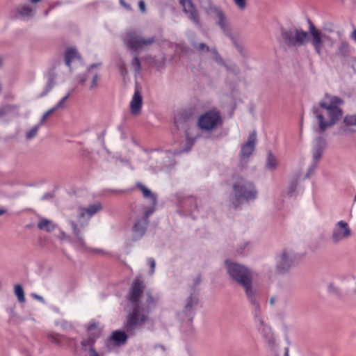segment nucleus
<instances>
[{
    "instance_id": "f03ea898",
    "label": "nucleus",
    "mask_w": 356,
    "mask_h": 356,
    "mask_svg": "<svg viewBox=\"0 0 356 356\" xmlns=\"http://www.w3.org/2000/svg\"><path fill=\"white\" fill-rule=\"evenodd\" d=\"M343 103L341 98L326 93L319 102L318 106H313L312 112L318 120V132L323 133L337 123L343 115L342 109L338 106Z\"/></svg>"
},
{
    "instance_id": "412c9836",
    "label": "nucleus",
    "mask_w": 356,
    "mask_h": 356,
    "mask_svg": "<svg viewBox=\"0 0 356 356\" xmlns=\"http://www.w3.org/2000/svg\"><path fill=\"white\" fill-rule=\"evenodd\" d=\"M192 116V112L189 110H185L175 116V124L177 129L186 130L188 125V121Z\"/></svg>"
},
{
    "instance_id": "603ef678",
    "label": "nucleus",
    "mask_w": 356,
    "mask_h": 356,
    "mask_svg": "<svg viewBox=\"0 0 356 356\" xmlns=\"http://www.w3.org/2000/svg\"><path fill=\"white\" fill-rule=\"evenodd\" d=\"M54 111H56L55 108H54L53 107L51 108H50L49 110H48L47 112H45L40 121L39 122V124L40 125H42L44 124V122L46 121V120L47 119V118L51 115Z\"/></svg>"
},
{
    "instance_id": "49530a36",
    "label": "nucleus",
    "mask_w": 356,
    "mask_h": 356,
    "mask_svg": "<svg viewBox=\"0 0 356 356\" xmlns=\"http://www.w3.org/2000/svg\"><path fill=\"white\" fill-rule=\"evenodd\" d=\"M131 65L136 73H139L141 70L140 61L136 54L134 55V58L131 61Z\"/></svg>"
},
{
    "instance_id": "9d476101",
    "label": "nucleus",
    "mask_w": 356,
    "mask_h": 356,
    "mask_svg": "<svg viewBox=\"0 0 356 356\" xmlns=\"http://www.w3.org/2000/svg\"><path fill=\"white\" fill-rule=\"evenodd\" d=\"M193 291L191 295L186 299L184 308L179 314L181 320H188L189 322H192L195 316V309L199 302L198 296L195 293V287H193Z\"/></svg>"
},
{
    "instance_id": "4d7b16f0",
    "label": "nucleus",
    "mask_w": 356,
    "mask_h": 356,
    "mask_svg": "<svg viewBox=\"0 0 356 356\" xmlns=\"http://www.w3.org/2000/svg\"><path fill=\"white\" fill-rule=\"evenodd\" d=\"M228 37H229L231 39H232V43L234 44V46L236 47V49L241 53L242 54L243 52V47L241 45L238 44L237 43V42L236 41V40L231 35V33H229V35H227Z\"/></svg>"
},
{
    "instance_id": "f704fd0d",
    "label": "nucleus",
    "mask_w": 356,
    "mask_h": 356,
    "mask_svg": "<svg viewBox=\"0 0 356 356\" xmlns=\"http://www.w3.org/2000/svg\"><path fill=\"white\" fill-rule=\"evenodd\" d=\"M327 293L331 296H334L338 298L342 296L340 289L336 286L333 282H330L327 286Z\"/></svg>"
},
{
    "instance_id": "a18cd8bd",
    "label": "nucleus",
    "mask_w": 356,
    "mask_h": 356,
    "mask_svg": "<svg viewBox=\"0 0 356 356\" xmlns=\"http://www.w3.org/2000/svg\"><path fill=\"white\" fill-rule=\"evenodd\" d=\"M155 207H156V205H152V204H151V207H144V209H143L144 216L143 217H141L140 218L145 219L146 220H149L148 218L154 212Z\"/></svg>"
},
{
    "instance_id": "5fc2aeb1",
    "label": "nucleus",
    "mask_w": 356,
    "mask_h": 356,
    "mask_svg": "<svg viewBox=\"0 0 356 356\" xmlns=\"http://www.w3.org/2000/svg\"><path fill=\"white\" fill-rule=\"evenodd\" d=\"M147 263L150 266L149 274L153 275L155 271V267H156V262H155L154 259H153L152 257L148 258Z\"/></svg>"
},
{
    "instance_id": "13d9d810",
    "label": "nucleus",
    "mask_w": 356,
    "mask_h": 356,
    "mask_svg": "<svg viewBox=\"0 0 356 356\" xmlns=\"http://www.w3.org/2000/svg\"><path fill=\"white\" fill-rule=\"evenodd\" d=\"M105 191L109 192L114 194H122L126 192L125 190L122 189H106Z\"/></svg>"
},
{
    "instance_id": "ea45409f",
    "label": "nucleus",
    "mask_w": 356,
    "mask_h": 356,
    "mask_svg": "<svg viewBox=\"0 0 356 356\" xmlns=\"http://www.w3.org/2000/svg\"><path fill=\"white\" fill-rule=\"evenodd\" d=\"M41 126L42 125H40L38 123L36 125H35L34 127H33L28 132H26V139L28 140H30L33 139V138H35L37 136L38 130Z\"/></svg>"
},
{
    "instance_id": "5701e85b",
    "label": "nucleus",
    "mask_w": 356,
    "mask_h": 356,
    "mask_svg": "<svg viewBox=\"0 0 356 356\" xmlns=\"http://www.w3.org/2000/svg\"><path fill=\"white\" fill-rule=\"evenodd\" d=\"M56 77L57 74L54 72L53 69L45 74L47 83L43 91L39 95L40 97H45L52 90L56 85Z\"/></svg>"
},
{
    "instance_id": "dca6fc26",
    "label": "nucleus",
    "mask_w": 356,
    "mask_h": 356,
    "mask_svg": "<svg viewBox=\"0 0 356 356\" xmlns=\"http://www.w3.org/2000/svg\"><path fill=\"white\" fill-rule=\"evenodd\" d=\"M241 287L245 291L248 300L253 307V310L261 309L259 293L256 289L253 288L252 281Z\"/></svg>"
},
{
    "instance_id": "e2e57ef3",
    "label": "nucleus",
    "mask_w": 356,
    "mask_h": 356,
    "mask_svg": "<svg viewBox=\"0 0 356 356\" xmlns=\"http://www.w3.org/2000/svg\"><path fill=\"white\" fill-rule=\"evenodd\" d=\"M55 8V6L54 5H51L50 6L49 8L46 10L44 12V16H47L50 12L51 10L54 9Z\"/></svg>"
},
{
    "instance_id": "864d4df0",
    "label": "nucleus",
    "mask_w": 356,
    "mask_h": 356,
    "mask_svg": "<svg viewBox=\"0 0 356 356\" xmlns=\"http://www.w3.org/2000/svg\"><path fill=\"white\" fill-rule=\"evenodd\" d=\"M227 70L229 71V72H231L232 73H234V74H238L240 72L238 67L235 65V64H232V65H224Z\"/></svg>"
},
{
    "instance_id": "bf43d9fd",
    "label": "nucleus",
    "mask_w": 356,
    "mask_h": 356,
    "mask_svg": "<svg viewBox=\"0 0 356 356\" xmlns=\"http://www.w3.org/2000/svg\"><path fill=\"white\" fill-rule=\"evenodd\" d=\"M64 104L65 102L60 99L53 108H55L56 111L59 108H63L65 106Z\"/></svg>"
},
{
    "instance_id": "a19ab883",
    "label": "nucleus",
    "mask_w": 356,
    "mask_h": 356,
    "mask_svg": "<svg viewBox=\"0 0 356 356\" xmlns=\"http://www.w3.org/2000/svg\"><path fill=\"white\" fill-rule=\"evenodd\" d=\"M15 293L17 297L19 302H25V296H24V290L20 284L15 285Z\"/></svg>"
},
{
    "instance_id": "09e8293b",
    "label": "nucleus",
    "mask_w": 356,
    "mask_h": 356,
    "mask_svg": "<svg viewBox=\"0 0 356 356\" xmlns=\"http://www.w3.org/2000/svg\"><path fill=\"white\" fill-rule=\"evenodd\" d=\"M343 122L347 126H356V115H348L345 116Z\"/></svg>"
},
{
    "instance_id": "2eb2a0df",
    "label": "nucleus",
    "mask_w": 356,
    "mask_h": 356,
    "mask_svg": "<svg viewBox=\"0 0 356 356\" xmlns=\"http://www.w3.org/2000/svg\"><path fill=\"white\" fill-rule=\"evenodd\" d=\"M179 3L182 6L183 10L188 15V19L197 28H202L199 12L192 0H179Z\"/></svg>"
},
{
    "instance_id": "393cba45",
    "label": "nucleus",
    "mask_w": 356,
    "mask_h": 356,
    "mask_svg": "<svg viewBox=\"0 0 356 356\" xmlns=\"http://www.w3.org/2000/svg\"><path fill=\"white\" fill-rule=\"evenodd\" d=\"M216 24L226 35H229V29L228 22L222 9L220 10L216 15Z\"/></svg>"
},
{
    "instance_id": "3c124183",
    "label": "nucleus",
    "mask_w": 356,
    "mask_h": 356,
    "mask_svg": "<svg viewBox=\"0 0 356 356\" xmlns=\"http://www.w3.org/2000/svg\"><path fill=\"white\" fill-rule=\"evenodd\" d=\"M65 57L70 58L72 60L78 56V52L76 49L69 48L65 51Z\"/></svg>"
},
{
    "instance_id": "338daca9",
    "label": "nucleus",
    "mask_w": 356,
    "mask_h": 356,
    "mask_svg": "<svg viewBox=\"0 0 356 356\" xmlns=\"http://www.w3.org/2000/svg\"><path fill=\"white\" fill-rule=\"evenodd\" d=\"M351 38L356 42V29H355L351 34Z\"/></svg>"
},
{
    "instance_id": "680f3d73",
    "label": "nucleus",
    "mask_w": 356,
    "mask_h": 356,
    "mask_svg": "<svg viewBox=\"0 0 356 356\" xmlns=\"http://www.w3.org/2000/svg\"><path fill=\"white\" fill-rule=\"evenodd\" d=\"M139 8L140 10L144 13L145 11V3L143 1H139Z\"/></svg>"
},
{
    "instance_id": "f257e3e1",
    "label": "nucleus",
    "mask_w": 356,
    "mask_h": 356,
    "mask_svg": "<svg viewBox=\"0 0 356 356\" xmlns=\"http://www.w3.org/2000/svg\"><path fill=\"white\" fill-rule=\"evenodd\" d=\"M145 285L140 277H136L127 294V299L131 305V311L127 316L124 329L129 335H134L139 327L147 321V310L140 306L139 298L143 292Z\"/></svg>"
},
{
    "instance_id": "39448f33",
    "label": "nucleus",
    "mask_w": 356,
    "mask_h": 356,
    "mask_svg": "<svg viewBox=\"0 0 356 356\" xmlns=\"http://www.w3.org/2000/svg\"><path fill=\"white\" fill-rule=\"evenodd\" d=\"M227 274L232 280L243 286L252 281V272L247 266L227 259L225 261Z\"/></svg>"
},
{
    "instance_id": "72a5a7b5",
    "label": "nucleus",
    "mask_w": 356,
    "mask_h": 356,
    "mask_svg": "<svg viewBox=\"0 0 356 356\" xmlns=\"http://www.w3.org/2000/svg\"><path fill=\"white\" fill-rule=\"evenodd\" d=\"M95 342V341L93 338L89 337L87 339L83 340L81 342V346L84 351H88L90 353L92 350H95L94 348Z\"/></svg>"
},
{
    "instance_id": "69168bd1",
    "label": "nucleus",
    "mask_w": 356,
    "mask_h": 356,
    "mask_svg": "<svg viewBox=\"0 0 356 356\" xmlns=\"http://www.w3.org/2000/svg\"><path fill=\"white\" fill-rule=\"evenodd\" d=\"M89 356H99V355L95 350H92V351L89 353Z\"/></svg>"
},
{
    "instance_id": "0e129e2a",
    "label": "nucleus",
    "mask_w": 356,
    "mask_h": 356,
    "mask_svg": "<svg viewBox=\"0 0 356 356\" xmlns=\"http://www.w3.org/2000/svg\"><path fill=\"white\" fill-rule=\"evenodd\" d=\"M65 61L67 66L70 67L72 59L65 56Z\"/></svg>"
},
{
    "instance_id": "1a4fd4ad",
    "label": "nucleus",
    "mask_w": 356,
    "mask_h": 356,
    "mask_svg": "<svg viewBox=\"0 0 356 356\" xmlns=\"http://www.w3.org/2000/svg\"><path fill=\"white\" fill-rule=\"evenodd\" d=\"M326 142L325 140L321 137L318 136L315 138L314 140V144L312 147V163L308 168L307 172L305 175V178L309 177L315 171L318 163L321 160L323 152L325 149Z\"/></svg>"
},
{
    "instance_id": "e433bc0d",
    "label": "nucleus",
    "mask_w": 356,
    "mask_h": 356,
    "mask_svg": "<svg viewBox=\"0 0 356 356\" xmlns=\"http://www.w3.org/2000/svg\"><path fill=\"white\" fill-rule=\"evenodd\" d=\"M90 76H91V80L90 83L89 89L90 90H95L99 86L98 81L100 79V76L98 72H95V74H90Z\"/></svg>"
},
{
    "instance_id": "c85d7f7f",
    "label": "nucleus",
    "mask_w": 356,
    "mask_h": 356,
    "mask_svg": "<svg viewBox=\"0 0 356 356\" xmlns=\"http://www.w3.org/2000/svg\"><path fill=\"white\" fill-rule=\"evenodd\" d=\"M127 332L124 329V331L116 330L112 333L111 339L115 342V343L118 346H120L124 344L127 340L128 335L126 334Z\"/></svg>"
},
{
    "instance_id": "aec40b11",
    "label": "nucleus",
    "mask_w": 356,
    "mask_h": 356,
    "mask_svg": "<svg viewBox=\"0 0 356 356\" xmlns=\"http://www.w3.org/2000/svg\"><path fill=\"white\" fill-rule=\"evenodd\" d=\"M257 134L255 131L250 134L247 142L241 147V156L248 158L254 152Z\"/></svg>"
},
{
    "instance_id": "cd10ccee",
    "label": "nucleus",
    "mask_w": 356,
    "mask_h": 356,
    "mask_svg": "<svg viewBox=\"0 0 356 356\" xmlns=\"http://www.w3.org/2000/svg\"><path fill=\"white\" fill-rule=\"evenodd\" d=\"M136 187L141 191L144 198L149 199L150 200L151 204L156 205L157 197L156 194L153 193L149 188H147L141 183H137Z\"/></svg>"
},
{
    "instance_id": "37998d69",
    "label": "nucleus",
    "mask_w": 356,
    "mask_h": 356,
    "mask_svg": "<svg viewBox=\"0 0 356 356\" xmlns=\"http://www.w3.org/2000/svg\"><path fill=\"white\" fill-rule=\"evenodd\" d=\"M250 243L248 241H245L241 243V244L239 245L238 248L237 249V252L240 254H245L250 251Z\"/></svg>"
},
{
    "instance_id": "4468645a",
    "label": "nucleus",
    "mask_w": 356,
    "mask_h": 356,
    "mask_svg": "<svg viewBox=\"0 0 356 356\" xmlns=\"http://www.w3.org/2000/svg\"><path fill=\"white\" fill-rule=\"evenodd\" d=\"M294 264V256L289 252H283L276 261V272L279 274H285L289 271Z\"/></svg>"
},
{
    "instance_id": "a211bd4d",
    "label": "nucleus",
    "mask_w": 356,
    "mask_h": 356,
    "mask_svg": "<svg viewBox=\"0 0 356 356\" xmlns=\"http://www.w3.org/2000/svg\"><path fill=\"white\" fill-rule=\"evenodd\" d=\"M102 209V205L99 203L94 204L90 205L87 208H79L78 210V220L82 227H84L85 225L81 222V219L83 218L86 215L88 216L87 221L90 218H91L93 215L97 213Z\"/></svg>"
},
{
    "instance_id": "774afa93",
    "label": "nucleus",
    "mask_w": 356,
    "mask_h": 356,
    "mask_svg": "<svg viewBox=\"0 0 356 356\" xmlns=\"http://www.w3.org/2000/svg\"><path fill=\"white\" fill-rule=\"evenodd\" d=\"M71 95V92H69L65 96H64L61 99L65 102L69 99Z\"/></svg>"
},
{
    "instance_id": "b1692460",
    "label": "nucleus",
    "mask_w": 356,
    "mask_h": 356,
    "mask_svg": "<svg viewBox=\"0 0 356 356\" xmlns=\"http://www.w3.org/2000/svg\"><path fill=\"white\" fill-rule=\"evenodd\" d=\"M178 206L188 212H193L197 209V200L194 197H187L178 200Z\"/></svg>"
},
{
    "instance_id": "423d86ee",
    "label": "nucleus",
    "mask_w": 356,
    "mask_h": 356,
    "mask_svg": "<svg viewBox=\"0 0 356 356\" xmlns=\"http://www.w3.org/2000/svg\"><path fill=\"white\" fill-rule=\"evenodd\" d=\"M223 120L220 112L216 108L211 109L202 114L197 120L198 127L204 131H213L221 127Z\"/></svg>"
},
{
    "instance_id": "58836bf2",
    "label": "nucleus",
    "mask_w": 356,
    "mask_h": 356,
    "mask_svg": "<svg viewBox=\"0 0 356 356\" xmlns=\"http://www.w3.org/2000/svg\"><path fill=\"white\" fill-rule=\"evenodd\" d=\"M191 44L200 53L209 52L211 51L209 47L203 42L197 43L195 42H193Z\"/></svg>"
},
{
    "instance_id": "0eeeda50",
    "label": "nucleus",
    "mask_w": 356,
    "mask_h": 356,
    "mask_svg": "<svg viewBox=\"0 0 356 356\" xmlns=\"http://www.w3.org/2000/svg\"><path fill=\"white\" fill-rule=\"evenodd\" d=\"M122 40L129 49L136 52L141 49L144 45L153 44L155 42V37L143 38L136 31H130L124 35Z\"/></svg>"
},
{
    "instance_id": "c03bdc74",
    "label": "nucleus",
    "mask_w": 356,
    "mask_h": 356,
    "mask_svg": "<svg viewBox=\"0 0 356 356\" xmlns=\"http://www.w3.org/2000/svg\"><path fill=\"white\" fill-rule=\"evenodd\" d=\"M211 52L213 55V60L220 65H225V63L220 55V54L218 52L217 49L216 48L211 49Z\"/></svg>"
},
{
    "instance_id": "f8f14e48",
    "label": "nucleus",
    "mask_w": 356,
    "mask_h": 356,
    "mask_svg": "<svg viewBox=\"0 0 356 356\" xmlns=\"http://www.w3.org/2000/svg\"><path fill=\"white\" fill-rule=\"evenodd\" d=\"M186 146L182 149H177L174 152L172 151H166L163 153V167L168 168L169 167L173 166L175 164V162L173 159V157L176 155L180 154L183 152H189L194 145L195 141V138L189 137L188 134L186 133Z\"/></svg>"
},
{
    "instance_id": "6ab92c4d",
    "label": "nucleus",
    "mask_w": 356,
    "mask_h": 356,
    "mask_svg": "<svg viewBox=\"0 0 356 356\" xmlns=\"http://www.w3.org/2000/svg\"><path fill=\"white\" fill-rule=\"evenodd\" d=\"M253 315L254 318V322L256 323L257 327L259 332H262L263 334L266 337H269L271 334L270 327H268L264 322L262 316L261 309H254Z\"/></svg>"
},
{
    "instance_id": "4c0bfd02",
    "label": "nucleus",
    "mask_w": 356,
    "mask_h": 356,
    "mask_svg": "<svg viewBox=\"0 0 356 356\" xmlns=\"http://www.w3.org/2000/svg\"><path fill=\"white\" fill-rule=\"evenodd\" d=\"M208 6L205 8V12L209 15V14H216L222 8L219 6H216L212 0H208Z\"/></svg>"
},
{
    "instance_id": "7c9ffc66",
    "label": "nucleus",
    "mask_w": 356,
    "mask_h": 356,
    "mask_svg": "<svg viewBox=\"0 0 356 356\" xmlns=\"http://www.w3.org/2000/svg\"><path fill=\"white\" fill-rule=\"evenodd\" d=\"M278 166V160L276 156L270 152L268 151L266 160V167L269 170H275Z\"/></svg>"
},
{
    "instance_id": "6e6552de",
    "label": "nucleus",
    "mask_w": 356,
    "mask_h": 356,
    "mask_svg": "<svg viewBox=\"0 0 356 356\" xmlns=\"http://www.w3.org/2000/svg\"><path fill=\"white\" fill-rule=\"evenodd\" d=\"M309 23V33L311 36L310 42L312 46L314 47L316 54L318 56L322 55L323 47L325 40L330 39V36L323 33L320 29H318L311 20H308Z\"/></svg>"
},
{
    "instance_id": "bb28decb",
    "label": "nucleus",
    "mask_w": 356,
    "mask_h": 356,
    "mask_svg": "<svg viewBox=\"0 0 356 356\" xmlns=\"http://www.w3.org/2000/svg\"><path fill=\"white\" fill-rule=\"evenodd\" d=\"M101 65V63H92L87 67L86 71L84 73L79 74L76 76V79L79 83L83 86L87 81V76H89L90 74H95L96 72H94L93 69L100 67Z\"/></svg>"
},
{
    "instance_id": "c756f323",
    "label": "nucleus",
    "mask_w": 356,
    "mask_h": 356,
    "mask_svg": "<svg viewBox=\"0 0 356 356\" xmlns=\"http://www.w3.org/2000/svg\"><path fill=\"white\" fill-rule=\"evenodd\" d=\"M140 306L142 307H143L145 311L146 310L148 311L147 313V321L149 318L148 316H149V314L151 309L154 308L156 306V300H154V298L152 297V294L149 292L147 293V298H146L145 304L142 303L140 302Z\"/></svg>"
},
{
    "instance_id": "c9c22d12",
    "label": "nucleus",
    "mask_w": 356,
    "mask_h": 356,
    "mask_svg": "<svg viewBox=\"0 0 356 356\" xmlns=\"http://www.w3.org/2000/svg\"><path fill=\"white\" fill-rule=\"evenodd\" d=\"M18 109V106L13 104H6L0 107V118L8 115L12 111Z\"/></svg>"
},
{
    "instance_id": "8fccbe9b",
    "label": "nucleus",
    "mask_w": 356,
    "mask_h": 356,
    "mask_svg": "<svg viewBox=\"0 0 356 356\" xmlns=\"http://www.w3.org/2000/svg\"><path fill=\"white\" fill-rule=\"evenodd\" d=\"M234 4L240 10H244L247 8V0H232Z\"/></svg>"
},
{
    "instance_id": "2f4dec72",
    "label": "nucleus",
    "mask_w": 356,
    "mask_h": 356,
    "mask_svg": "<svg viewBox=\"0 0 356 356\" xmlns=\"http://www.w3.org/2000/svg\"><path fill=\"white\" fill-rule=\"evenodd\" d=\"M70 224L72 228L73 234L76 237V242L81 247H85L86 243L77 225L74 221H70Z\"/></svg>"
},
{
    "instance_id": "473e14b6",
    "label": "nucleus",
    "mask_w": 356,
    "mask_h": 356,
    "mask_svg": "<svg viewBox=\"0 0 356 356\" xmlns=\"http://www.w3.org/2000/svg\"><path fill=\"white\" fill-rule=\"evenodd\" d=\"M38 227L40 229H45L50 232L55 229L56 225L52 222L47 219H43L40 220L38 224Z\"/></svg>"
},
{
    "instance_id": "f3484780",
    "label": "nucleus",
    "mask_w": 356,
    "mask_h": 356,
    "mask_svg": "<svg viewBox=\"0 0 356 356\" xmlns=\"http://www.w3.org/2000/svg\"><path fill=\"white\" fill-rule=\"evenodd\" d=\"M148 224L149 220L140 218L136 220L132 229L134 241L140 240L145 235Z\"/></svg>"
},
{
    "instance_id": "7ed1b4c3",
    "label": "nucleus",
    "mask_w": 356,
    "mask_h": 356,
    "mask_svg": "<svg viewBox=\"0 0 356 356\" xmlns=\"http://www.w3.org/2000/svg\"><path fill=\"white\" fill-rule=\"evenodd\" d=\"M234 198L232 204L235 209L240 205L254 201L258 196V191L254 184L244 178H240L233 184Z\"/></svg>"
},
{
    "instance_id": "79ce46f5",
    "label": "nucleus",
    "mask_w": 356,
    "mask_h": 356,
    "mask_svg": "<svg viewBox=\"0 0 356 356\" xmlns=\"http://www.w3.org/2000/svg\"><path fill=\"white\" fill-rule=\"evenodd\" d=\"M47 337L49 341L56 345H60L62 339H67L65 337L58 334H49Z\"/></svg>"
},
{
    "instance_id": "052dcab7",
    "label": "nucleus",
    "mask_w": 356,
    "mask_h": 356,
    "mask_svg": "<svg viewBox=\"0 0 356 356\" xmlns=\"http://www.w3.org/2000/svg\"><path fill=\"white\" fill-rule=\"evenodd\" d=\"M119 1H120V3L121 4V6H123L124 8H125L127 10H130L131 9L130 5L127 3L124 0H119Z\"/></svg>"
},
{
    "instance_id": "9b49d317",
    "label": "nucleus",
    "mask_w": 356,
    "mask_h": 356,
    "mask_svg": "<svg viewBox=\"0 0 356 356\" xmlns=\"http://www.w3.org/2000/svg\"><path fill=\"white\" fill-rule=\"evenodd\" d=\"M352 234L348 224L344 220L337 222L332 228L331 241L338 244L350 237Z\"/></svg>"
},
{
    "instance_id": "a878e982",
    "label": "nucleus",
    "mask_w": 356,
    "mask_h": 356,
    "mask_svg": "<svg viewBox=\"0 0 356 356\" xmlns=\"http://www.w3.org/2000/svg\"><path fill=\"white\" fill-rule=\"evenodd\" d=\"M350 47L348 42L346 40H341L336 49L335 55L341 58H347L350 56Z\"/></svg>"
},
{
    "instance_id": "6e6d98bb",
    "label": "nucleus",
    "mask_w": 356,
    "mask_h": 356,
    "mask_svg": "<svg viewBox=\"0 0 356 356\" xmlns=\"http://www.w3.org/2000/svg\"><path fill=\"white\" fill-rule=\"evenodd\" d=\"M119 72L122 76H125L128 74V70L126 67L125 63L123 62L118 67Z\"/></svg>"
},
{
    "instance_id": "de8ad7c7",
    "label": "nucleus",
    "mask_w": 356,
    "mask_h": 356,
    "mask_svg": "<svg viewBox=\"0 0 356 356\" xmlns=\"http://www.w3.org/2000/svg\"><path fill=\"white\" fill-rule=\"evenodd\" d=\"M297 186H298V180L297 179H294L290 183V184L289 186V188H288V195L289 196L292 197V196L296 195Z\"/></svg>"
},
{
    "instance_id": "ddd939ff",
    "label": "nucleus",
    "mask_w": 356,
    "mask_h": 356,
    "mask_svg": "<svg viewBox=\"0 0 356 356\" xmlns=\"http://www.w3.org/2000/svg\"><path fill=\"white\" fill-rule=\"evenodd\" d=\"M36 13L35 7L29 3L19 4L12 12L13 19H19L24 22L30 21Z\"/></svg>"
},
{
    "instance_id": "4be33fe9",
    "label": "nucleus",
    "mask_w": 356,
    "mask_h": 356,
    "mask_svg": "<svg viewBox=\"0 0 356 356\" xmlns=\"http://www.w3.org/2000/svg\"><path fill=\"white\" fill-rule=\"evenodd\" d=\"M143 97L140 92L136 89L130 102L131 113L134 115H138L141 111Z\"/></svg>"
},
{
    "instance_id": "20e7f679",
    "label": "nucleus",
    "mask_w": 356,
    "mask_h": 356,
    "mask_svg": "<svg viewBox=\"0 0 356 356\" xmlns=\"http://www.w3.org/2000/svg\"><path fill=\"white\" fill-rule=\"evenodd\" d=\"M282 42L289 48H298L309 42V33L296 26L280 28Z\"/></svg>"
}]
</instances>
